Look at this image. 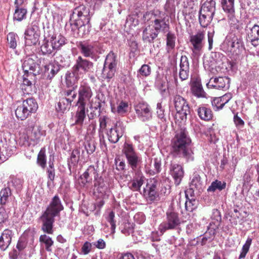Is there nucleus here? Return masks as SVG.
<instances>
[{
	"label": "nucleus",
	"instance_id": "b1692460",
	"mask_svg": "<svg viewBox=\"0 0 259 259\" xmlns=\"http://www.w3.org/2000/svg\"><path fill=\"white\" fill-rule=\"evenodd\" d=\"M39 240L41 245L44 246L46 251L52 252V246L54 242L51 237L46 234H43L40 236Z\"/></svg>",
	"mask_w": 259,
	"mask_h": 259
},
{
	"label": "nucleus",
	"instance_id": "c85d7f7f",
	"mask_svg": "<svg viewBox=\"0 0 259 259\" xmlns=\"http://www.w3.org/2000/svg\"><path fill=\"white\" fill-rule=\"evenodd\" d=\"M201 186L202 182L200 176L198 174H194L190 184V188L186 191H189L190 193H193L195 189L199 190L201 188Z\"/></svg>",
	"mask_w": 259,
	"mask_h": 259
},
{
	"label": "nucleus",
	"instance_id": "7c9ffc66",
	"mask_svg": "<svg viewBox=\"0 0 259 259\" xmlns=\"http://www.w3.org/2000/svg\"><path fill=\"white\" fill-rule=\"evenodd\" d=\"M50 40L54 50L59 49L65 44V38L61 35H53Z\"/></svg>",
	"mask_w": 259,
	"mask_h": 259
},
{
	"label": "nucleus",
	"instance_id": "f257e3e1",
	"mask_svg": "<svg viewBox=\"0 0 259 259\" xmlns=\"http://www.w3.org/2000/svg\"><path fill=\"white\" fill-rule=\"evenodd\" d=\"M171 153L175 157L182 158L188 162L194 160V153L191 146V139L184 128L176 132L171 143Z\"/></svg>",
	"mask_w": 259,
	"mask_h": 259
},
{
	"label": "nucleus",
	"instance_id": "7ed1b4c3",
	"mask_svg": "<svg viewBox=\"0 0 259 259\" xmlns=\"http://www.w3.org/2000/svg\"><path fill=\"white\" fill-rule=\"evenodd\" d=\"M181 224L179 214L172 205L170 206L165 212V218L158 227V231L162 235L167 230H176Z\"/></svg>",
	"mask_w": 259,
	"mask_h": 259
},
{
	"label": "nucleus",
	"instance_id": "0eeeda50",
	"mask_svg": "<svg viewBox=\"0 0 259 259\" xmlns=\"http://www.w3.org/2000/svg\"><path fill=\"white\" fill-rule=\"evenodd\" d=\"M117 64L116 56L113 52H110L106 57L102 71L104 78L110 79L114 76Z\"/></svg>",
	"mask_w": 259,
	"mask_h": 259
},
{
	"label": "nucleus",
	"instance_id": "f03ea898",
	"mask_svg": "<svg viewBox=\"0 0 259 259\" xmlns=\"http://www.w3.org/2000/svg\"><path fill=\"white\" fill-rule=\"evenodd\" d=\"M64 209L61 200L58 195L54 196L46 210L42 212L39 219L41 222V230L45 233L53 234L55 218L59 216Z\"/></svg>",
	"mask_w": 259,
	"mask_h": 259
},
{
	"label": "nucleus",
	"instance_id": "72a5a7b5",
	"mask_svg": "<svg viewBox=\"0 0 259 259\" xmlns=\"http://www.w3.org/2000/svg\"><path fill=\"white\" fill-rule=\"evenodd\" d=\"M122 136V133H119L116 128H111L108 133V140L112 143H117L120 137Z\"/></svg>",
	"mask_w": 259,
	"mask_h": 259
},
{
	"label": "nucleus",
	"instance_id": "864d4df0",
	"mask_svg": "<svg viewBox=\"0 0 259 259\" xmlns=\"http://www.w3.org/2000/svg\"><path fill=\"white\" fill-rule=\"evenodd\" d=\"M128 105L127 103L121 102L118 105L117 111L118 113H123L128 112Z\"/></svg>",
	"mask_w": 259,
	"mask_h": 259
},
{
	"label": "nucleus",
	"instance_id": "393cba45",
	"mask_svg": "<svg viewBox=\"0 0 259 259\" xmlns=\"http://www.w3.org/2000/svg\"><path fill=\"white\" fill-rule=\"evenodd\" d=\"M145 177L142 175H139L131 181L129 188L134 191H138L144 182Z\"/></svg>",
	"mask_w": 259,
	"mask_h": 259
},
{
	"label": "nucleus",
	"instance_id": "f704fd0d",
	"mask_svg": "<svg viewBox=\"0 0 259 259\" xmlns=\"http://www.w3.org/2000/svg\"><path fill=\"white\" fill-rule=\"evenodd\" d=\"M161 160L160 158L156 157L153 159V166L151 165V169L149 171L151 175H155L159 173L161 170Z\"/></svg>",
	"mask_w": 259,
	"mask_h": 259
},
{
	"label": "nucleus",
	"instance_id": "3c124183",
	"mask_svg": "<svg viewBox=\"0 0 259 259\" xmlns=\"http://www.w3.org/2000/svg\"><path fill=\"white\" fill-rule=\"evenodd\" d=\"M151 26H153V28H154V30L156 31V33H157V31L159 30L162 27L165 29L167 27L166 24L163 21L158 19H155L154 22V25Z\"/></svg>",
	"mask_w": 259,
	"mask_h": 259
},
{
	"label": "nucleus",
	"instance_id": "2f4dec72",
	"mask_svg": "<svg viewBox=\"0 0 259 259\" xmlns=\"http://www.w3.org/2000/svg\"><path fill=\"white\" fill-rule=\"evenodd\" d=\"M12 195L11 189L9 187L3 188L0 192V203L3 205L9 201V198Z\"/></svg>",
	"mask_w": 259,
	"mask_h": 259
},
{
	"label": "nucleus",
	"instance_id": "cd10ccee",
	"mask_svg": "<svg viewBox=\"0 0 259 259\" xmlns=\"http://www.w3.org/2000/svg\"><path fill=\"white\" fill-rule=\"evenodd\" d=\"M222 6L223 10L229 14V16H233L234 10V0H222Z\"/></svg>",
	"mask_w": 259,
	"mask_h": 259
},
{
	"label": "nucleus",
	"instance_id": "aec40b11",
	"mask_svg": "<svg viewBox=\"0 0 259 259\" xmlns=\"http://www.w3.org/2000/svg\"><path fill=\"white\" fill-rule=\"evenodd\" d=\"M180 66V77L182 80H185L189 76V65L187 57L182 56Z\"/></svg>",
	"mask_w": 259,
	"mask_h": 259
},
{
	"label": "nucleus",
	"instance_id": "c03bdc74",
	"mask_svg": "<svg viewBox=\"0 0 259 259\" xmlns=\"http://www.w3.org/2000/svg\"><path fill=\"white\" fill-rule=\"evenodd\" d=\"M211 218L212 220L214 221L213 222L214 224H215L217 226H219L222 220L220 211L217 209H213Z\"/></svg>",
	"mask_w": 259,
	"mask_h": 259
},
{
	"label": "nucleus",
	"instance_id": "9b49d317",
	"mask_svg": "<svg viewBox=\"0 0 259 259\" xmlns=\"http://www.w3.org/2000/svg\"><path fill=\"white\" fill-rule=\"evenodd\" d=\"M25 42L27 46H32L37 44L38 41L40 31L37 26H32L28 28L24 33Z\"/></svg>",
	"mask_w": 259,
	"mask_h": 259
},
{
	"label": "nucleus",
	"instance_id": "4c0bfd02",
	"mask_svg": "<svg viewBox=\"0 0 259 259\" xmlns=\"http://www.w3.org/2000/svg\"><path fill=\"white\" fill-rule=\"evenodd\" d=\"M81 53L85 56L89 57L93 53V47L91 45L81 43L79 45Z\"/></svg>",
	"mask_w": 259,
	"mask_h": 259
},
{
	"label": "nucleus",
	"instance_id": "c9c22d12",
	"mask_svg": "<svg viewBox=\"0 0 259 259\" xmlns=\"http://www.w3.org/2000/svg\"><path fill=\"white\" fill-rule=\"evenodd\" d=\"M40 50L43 54H50L55 50L51 40L44 39Z\"/></svg>",
	"mask_w": 259,
	"mask_h": 259
},
{
	"label": "nucleus",
	"instance_id": "4be33fe9",
	"mask_svg": "<svg viewBox=\"0 0 259 259\" xmlns=\"http://www.w3.org/2000/svg\"><path fill=\"white\" fill-rule=\"evenodd\" d=\"M60 66L56 63H50L45 67V75L49 79H51L58 72Z\"/></svg>",
	"mask_w": 259,
	"mask_h": 259
},
{
	"label": "nucleus",
	"instance_id": "4468645a",
	"mask_svg": "<svg viewBox=\"0 0 259 259\" xmlns=\"http://www.w3.org/2000/svg\"><path fill=\"white\" fill-rule=\"evenodd\" d=\"M169 173L175 180V184L179 185L184 176L182 166L176 162H171L169 166Z\"/></svg>",
	"mask_w": 259,
	"mask_h": 259
},
{
	"label": "nucleus",
	"instance_id": "052dcab7",
	"mask_svg": "<svg viewBox=\"0 0 259 259\" xmlns=\"http://www.w3.org/2000/svg\"><path fill=\"white\" fill-rule=\"evenodd\" d=\"M14 186L17 189H20L22 188L23 181L19 178H15L12 181Z\"/></svg>",
	"mask_w": 259,
	"mask_h": 259
},
{
	"label": "nucleus",
	"instance_id": "09e8293b",
	"mask_svg": "<svg viewBox=\"0 0 259 259\" xmlns=\"http://www.w3.org/2000/svg\"><path fill=\"white\" fill-rule=\"evenodd\" d=\"M79 152L78 150H73L72 152L70 160L68 161V165L70 166V163H71L72 165H76L79 160Z\"/></svg>",
	"mask_w": 259,
	"mask_h": 259
},
{
	"label": "nucleus",
	"instance_id": "6e6d98bb",
	"mask_svg": "<svg viewBox=\"0 0 259 259\" xmlns=\"http://www.w3.org/2000/svg\"><path fill=\"white\" fill-rule=\"evenodd\" d=\"M8 218V215L4 207H0V224L4 223Z\"/></svg>",
	"mask_w": 259,
	"mask_h": 259
},
{
	"label": "nucleus",
	"instance_id": "ea45409f",
	"mask_svg": "<svg viewBox=\"0 0 259 259\" xmlns=\"http://www.w3.org/2000/svg\"><path fill=\"white\" fill-rule=\"evenodd\" d=\"M252 243V239L248 237L245 244L243 245L241 252L239 256V259L244 258L248 252Z\"/></svg>",
	"mask_w": 259,
	"mask_h": 259
},
{
	"label": "nucleus",
	"instance_id": "338daca9",
	"mask_svg": "<svg viewBox=\"0 0 259 259\" xmlns=\"http://www.w3.org/2000/svg\"><path fill=\"white\" fill-rule=\"evenodd\" d=\"M138 117L142 121H146L150 120L152 116L151 114H138Z\"/></svg>",
	"mask_w": 259,
	"mask_h": 259
},
{
	"label": "nucleus",
	"instance_id": "69168bd1",
	"mask_svg": "<svg viewBox=\"0 0 259 259\" xmlns=\"http://www.w3.org/2000/svg\"><path fill=\"white\" fill-rule=\"evenodd\" d=\"M26 246V243L22 240H19L16 245V248L19 251L23 250Z\"/></svg>",
	"mask_w": 259,
	"mask_h": 259
},
{
	"label": "nucleus",
	"instance_id": "2eb2a0df",
	"mask_svg": "<svg viewBox=\"0 0 259 259\" xmlns=\"http://www.w3.org/2000/svg\"><path fill=\"white\" fill-rule=\"evenodd\" d=\"M229 79L226 77L211 78L207 83L208 88L217 89H228L229 88Z\"/></svg>",
	"mask_w": 259,
	"mask_h": 259
},
{
	"label": "nucleus",
	"instance_id": "58836bf2",
	"mask_svg": "<svg viewBox=\"0 0 259 259\" xmlns=\"http://www.w3.org/2000/svg\"><path fill=\"white\" fill-rule=\"evenodd\" d=\"M45 135L44 131L39 126H34L32 130L31 137L33 140L38 141L42 136Z\"/></svg>",
	"mask_w": 259,
	"mask_h": 259
},
{
	"label": "nucleus",
	"instance_id": "13d9d810",
	"mask_svg": "<svg viewBox=\"0 0 259 259\" xmlns=\"http://www.w3.org/2000/svg\"><path fill=\"white\" fill-rule=\"evenodd\" d=\"M222 103L220 97L215 98L212 101V105L217 109H221L224 106V105H221Z\"/></svg>",
	"mask_w": 259,
	"mask_h": 259
},
{
	"label": "nucleus",
	"instance_id": "423d86ee",
	"mask_svg": "<svg viewBox=\"0 0 259 259\" xmlns=\"http://www.w3.org/2000/svg\"><path fill=\"white\" fill-rule=\"evenodd\" d=\"M225 44L227 46V51L236 56L242 54L244 50L241 39L235 34L228 35L226 38Z\"/></svg>",
	"mask_w": 259,
	"mask_h": 259
},
{
	"label": "nucleus",
	"instance_id": "bb28decb",
	"mask_svg": "<svg viewBox=\"0 0 259 259\" xmlns=\"http://www.w3.org/2000/svg\"><path fill=\"white\" fill-rule=\"evenodd\" d=\"M139 24L138 17L137 15L129 16L125 24V29L127 32H130Z\"/></svg>",
	"mask_w": 259,
	"mask_h": 259
},
{
	"label": "nucleus",
	"instance_id": "20e7f679",
	"mask_svg": "<svg viewBox=\"0 0 259 259\" xmlns=\"http://www.w3.org/2000/svg\"><path fill=\"white\" fill-rule=\"evenodd\" d=\"M215 11V2L207 0L202 6L199 15V22L201 26L206 27L211 22Z\"/></svg>",
	"mask_w": 259,
	"mask_h": 259
},
{
	"label": "nucleus",
	"instance_id": "de8ad7c7",
	"mask_svg": "<svg viewBox=\"0 0 259 259\" xmlns=\"http://www.w3.org/2000/svg\"><path fill=\"white\" fill-rule=\"evenodd\" d=\"M249 39H259V26L254 25L248 34Z\"/></svg>",
	"mask_w": 259,
	"mask_h": 259
},
{
	"label": "nucleus",
	"instance_id": "49530a36",
	"mask_svg": "<svg viewBox=\"0 0 259 259\" xmlns=\"http://www.w3.org/2000/svg\"><path fill=\"white\" fill-rule=\"evenodd\" d=\"M7 40L10 47L15 49L17 46L16 34L13 32H10L8 34Z\"/></svg>",
	"mask_w": 259,
	"mask_h": 259
},
{
	"label": "nucleus",
	"instance_id": "774afa93",
	"mask_svg": "<svg viewBox=\"0 0 259 259\" xmlns=\"http://www.w3.org/2000/svg\"><path fill=\"white\" fill-rule=\"evenodd\" d=\"M118 259H135L134 255L130 252L122 254Z\"/></svg>",
	"mask_w": 259,
	"mask_h": 259
},
{
	"label": "nucleus",
	"instance_id": "473e14b6",
	"mask_svg": "<svg viewBox=\"0 0 259 259\" xmlns=\"http://www.w3.org/2000/svg\"><path fill=\"white\" fill-rule=\"evenodd\" d=\"M37 164L43 169L46 167L47 156L45 147L41 148L37 155Z\"/></svg>",
	"mask_w": 259,
	"mask_h": 259
},
{
	"label": "nucleus",
	"instance_id": "ddd939ff",
	"mask_svg": "<svg viewBox=\"0 0 259 259\" xmlns=\"http://www.w3.org/2000/svg\"><path fill=\"white\" fill-rule=\"evenodd\" d=\"M98 168V166H97L90 165L83 174L80 176L79 178L83 186H84L87 183H91L93 179L95 182L100 177H99Z\"/></svg>",
	"mask_w": 259,
	"mask_h": 259
},
{
	"label": "nucleus",
	"instance_id": "603ef678",
	"mask_svg": "<svg viewBox=\"0 0 259 259\" xmlns=\"http://www.w3.org/2000/svg\"><path fill=\"white\" fill-rule=\"evenodd\" d=\"M92 247V244L89 242L86 241L81 247V253L84 255L89 254L91 251Z\"/></svg>",
	"mask_w": 259,
	"mask_h": 259
},
{
	"label": "nucleus",
	"instance_id": "e433bc0d",
	"mask_svg": "<svg viewBox=\"0 0 259 259\" xmlns=\"http://www.w3.org/2000/svg\"><path fill=\"white\" fill-rule=\"evenodd\" d=\"M51 156H50V160L49 162V167L47 169V173L48 175V184L53 182L55 179V170L54 168L53 161L51 160Z\"/></svg>",
	"mask_w": 259,
	"mask_h": 259
},
{
	"label": "nucleus",
	"instance_id": "a878e982",
	"mask_svg": "<svg viewBox=\"0 0 259 259\" xmlns=\"http://www.w3.org/2000/svg\"><path fill=\"white\" fill-rule=\"evenodd\" d=\"M157 35V33L154 31L153 26L149 25L145 28L143 32V39L144 41L151 42Z\"/></svg>",
	"mask_w": 259,
	"mask_h": 259
},
{
	"label": "nucleus",
	"instance_id": "0e129e2a",
	"mask_svg": "<svg viewBox=\"0 0 259 259\" xmlns=\"http://www.w3.org/2000/svg\"><path fill=\"white\" fill-rule=\"evenodd\" d=\"M214 31L208 32L207 33L208 42L209 44V50H211L213 45V37Z\"/></svg>",
	"mask_w": 259,
	"mask_h": 259
},
{
	"label": "nucleus",
	"instance_id": "5701e85b",
	"mask_svg": "<svg viewBox=\"0 0 259 259\" xmlns=\"http://www.w3.org/2000/svg\"><path fill=\"white\" fill-rule=\"evenodd\" d=\"M191 90L193 94L198 98L206 97V94L203 90L199 81L194 80L191 83Z\"/></svg>",
	"mask_w": 259,
	"mask_h": 259
},
{
	"label": "nucleus",
	"instance_id": "6e6552de",
	"mask_svg": "<svg viewBox=\"0 0 259 259\" xmlns=\"http://www.w3.org/2000/svg\"><path fill=\"white\" fill-rule=\"evenodd\" d=\"M92 96V92L90 88L87 85L81 84L78 90V113H85V106L90 102Z\"/></svg>",
	"mask_w": 259,
	"mask_h": 259
},
{
	"label": "nucleus",
	"instance_id": "c756f323",
	"mask_svg": "<svg viewBox=\"0 0 259 259\" xmlns=\"http://www.w3.org/2000/svg\"><path fill=\"white\" fill-rule=\"evenodd\" d=\"M226 187V182H222L220 181L216 180L211 183L210 185L207 188V192H214L216 190H218L219 191H221L225 189Z\"/></svg>",
	"mask_w": 259,
	"mask_h": 259
},
{
	"label": "nucleus",
	"instance_id": "1a4fd4ad",
	"mask_svg": "<svg viewBox=\"0 0 259 259\" xmlns=\"http://www.w3.org/2000/svg\"><path fill=\"white\" fill-rule=\"evenodd\" d=\"M93 67L92 62L83 59L79 56L76 60V64L73 68V74L75 76L73 81H77L80 75L90 71Z\"/></svg>",
	"mask_w": 259,
	"mask_h": 259
},
{
	"label": "nucleus",
	"instance_id": "79ce46f5",
	"mask_svg": "<svg viewBox=\"0 0 259 259\" xmlns=\"http://www.w3.org/2000/svg\"><path fill=\"white\" fill-rule=\"evenodd\" d=\"M115 213L113 211L109 212L108 215L106 217V219L111 225V231L112 233H114L116 228V221L114 220Z\"/></svg>",
	"mask_w": 259,
	"mask_h": 259
},
{
	"label": "nucleus",
	"instance_id": "f3484780",
	"mask_svg": "<svg viewBox=\"0 0 259 259\" xmlns=\"http://www.w3.org/2000/svg\"><path fill=\"white\" fill-rule=\"evenodd\" d=\"M94 187L96 192L99 194V197H105L108 191V185L104 181L102 177H100L94 182Z\"/></svg>",
	"mask_w": 259,
	"mask_h": 259
},
{
	"label": "nucleus",
	"instance_id": "a18cd8bd",
	"mask_svg": "<svg viewBox=\"0 0 259 259\" xmlns=\"http://www.w3.org/2000/svg\"><path fill=\"white\" fill-rule=\"evenodd\" d=\"M152 189L149 188L147 192L145 189L144 190V195L151 201H154L157 196V191Z\"/></svg>",
	"mask_w": 259,
	"mask_h": 259
},
{
	"label": "nucleus",
	"instance_id": "6ab92c4d",
	"mask_svg": "<svg viewBox=\"0 0 259 259\" xmlns=\"http://www.w3.org/2000/svg\"><path fill=\"white\" fill-rule=\"evenodd\" d=\"M12 237V231L9 229H5L3 231L0 237V248L5 250L9 246Z\"/></svg>",
	"mask_w": 259,
	"mask_h": 259
},
{
	"label": "nucleus",
	"instance_id": "39448f33",
	"mask_svg": "<svg viewBox=\"0 0 259 259\" xmlns=\"http://www.w3.org/2000/svg\"><path fill=\"white\" fill-rule=\"evenodd\" d=\"M128 166L133 171L136 170L142 162V158L137 153L132 144L125 143L122 150Z\"/></svg>",
	"mask_w": 259,
	"mask_h": 259
},
{
	"label": "nucleus",
	"instance_id": "bf43d9fd",
	"mask_svg": "<svg viewBox=\"0 0 259 259\" xmlns=\"http://www.w3.org/2000/svg\"><path fill=\"white\" fill-rule=\"evenodd\" d=\"M220 99H221V105H225L227 103H228L230 99L232 98V95L230 93L226 94L224 96L220 97Z\"/></svg>",
	"mask_w": 259,
	"mask_h": 259
},
{
	"label": "nucleus",
	"instance_id": "4d7b16f0",
	"mask_svg": "<svg viewBox=\"0 0 259 259\" xmlns=\"http://www.w3.org/2000/svg\"><path fill=\"white\" fill-rule=\"evenodd\" d=\"M85 117V114H75L73 117L75 119V123L76 124L81 125Z\"/></svg>",
	"mask_w": 259,
	"mask_h": 259
},
{
	"label": "nucleus",
	"instance_id": "dca6fc26",
	"mask_svg": "<svg viewBox=\"0 0 259 259\" xmlns=\"http://www.w3.org/2000/svg\"><path fill=\"white\" fill-rule=\"evenodd\" d=\"M175 108L177 113H190V108L185 100L179 95H177L174 99Z\"/></svg>",
	"mask_w": 259,
	"mask_h": 259
},
{
	"label": "nucleus",
	"instance_id": "412c9836",
	"mask_svg": "<svg viewBox=\"0 0 259 259\" xmlns=\"http://www.w3.org/2000/svg\"><path fill=\"white\" fill-rule=\"evenodd\" d=\"M22 68L26 73H33L37 68V65L32 57H26L23 62Z\"/></svg>",
	"mask_w": 259,
	"mask_h": 259
},
{
	"label": "nucleus",
	"instance_id": "8fccbe9b",
	"mask_svg": "<svg viewBox=\"0 0 259 259\" xmlns=\"http://www.w3.org/2000/svg\"><path fill=\"white\" fill-rule=\"evenodd\" d=\"M84 148L89 154H92L96 149L94 141H87L84 143Z\"/></svg>",
	"mask_w": 259,
	"mask_h": 259
},
{
	"label": "nucleus",
	"instance_id": "680f3d73",
	"mask_svg": "<svg viewBox=\"0 0 259 259\" xmlns=\"http://www.w3.org/2000/svg\"><path fill=\"white\" fill-rule=\"evenodd\" d=\"M94 245L99 249H103L106 246L105 242L102 239H99Z\"/></svg>",
	"mask_w": 259,
	"mask_h": 259
},
{
	"label": "nucleus",
	"instance_id": "a211bd4d",
	"mask_svg": "<svg viewBox=\"0 0 259 259\" xmlns=\"http://www.w3.org/2000/svg\"><path fill=\"white\" fill-rule=\"evenodd\" d=\"M193 193L189 191H185L186 201L185 203V209L188 212H192L198 205V201L194 198L192 195Z\"/></svg>",
	"mask_w": 259,
	"mask_h": 259
},
{
	"label": "nucleus",
	"instance_id": "e2e57ef3",
	"mask_svg": "<svg viewBox=\"0 0 259 259\" xmlns=\"http://www.w3.org/2000/svg\"><path fill=\"white\" fill-rule=\"evenodd\" d=\"M234 121L236 126H242L244 125V122L243 120L239 116H238V114H235L234 116Z\"/></svg>",
	"mask_w": 259,
	"mask_h": 259
},
{
	"label": "nucleus",
	"instance_id": "37998d69",
	"mask_svg": "<svg viewBox=\"0 0 259 259\" xmlns=\"http://www.w3.org/2000/svg\"><path fill=\"white\" fill-rule=\"evenodd\" d=\"M175 39L176 37L174 34L170 33L167 34V49L168 52L172 50L175 46Z\"/></svg>",
	"mask_w": 259,
	"mask_h": 259
},
{
	"label": "nucleus",
	"instance_id": "9d476101",
	"mask_svg": "<svg viewBox=\"0 0 259 259\" xmlns=\"http://www.w3.org/2000/svg\"><path fill=\"white\" fill-rule=\"evenodd\" d=\"M204 31H199L190 36V41L192 45V50L195 57H198L204 46Z\"/></svg>",
	"mask_w": 259,
	"mask_h": 259
},
{
	"label": "nucleus",
	"instance_id": "5fc2aeb1",
	"mask_svg": "<svg viewBox=\"0 0 259 259\" xmlns=\"http://www.w3.org/2000/svg\"><path fill=\"white\" fill-rule=\"evenodd\" d=\"M139 73L142 76H148L151 73V68L148 65H143L140 69Z\"/></svg>",
	"mask_w": 259,
	"mask_h": 259
},
{
	"label": "nucleus",
	"instance_id": "f8f14e48",
	"mask_svg": "<svg viewBox=\"0 0 259 259\" xmlns=\"http://www.w3.org/2000/svg\"><path fill=\"white\" fill-rule=\"evenodd\" d=\"M18 103L19 105H18L15 110V113H20L21 112L33 113H35L38 108L37 103L32 98L24 100L22 104L20 102Z\"/></svg>",
	"mask_w": 259,
	"mask_h": 259
},
{
	"label": "nucleus",
	"instance_id": "a19ab883",
	"mask_svg": "<svg viewBox=\"0 0 259 259\" xmlns=\"http://www.w3.org/2000/svg\"><path fill=\"white\" fill-rule=\"evenodd\" d=\"M26 13V9L17 8L16 9L14 14V19L18 21H21L25 18Z\"/></svg>",
	"mask_w": 259,
	"mask_h": 259
}]
</instances>
